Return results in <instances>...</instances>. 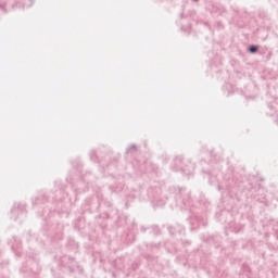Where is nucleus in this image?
<instances>
[{"mask_svg":"<svg viewBox=\"0 0 278 278\" xmlns=\"http://www.w3.org/2000/svg\"><path fill=\"white\" fill-rule=\"evenodd\" d=\"M255 51H257V47L255 46L250 47V53H255Z\"/></svg>","mask_w":278,"mask_h":278,"instance_id":"1","label":"nucleus"}]
</instances>
